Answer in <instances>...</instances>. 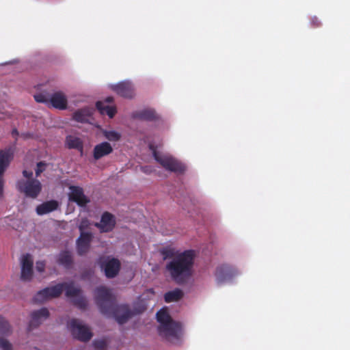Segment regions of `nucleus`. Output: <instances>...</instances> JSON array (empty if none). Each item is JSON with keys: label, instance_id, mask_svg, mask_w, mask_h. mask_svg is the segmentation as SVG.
I'll return each mask as SVG.
<instances>
[{"label": "nucleus", "instance_id": "obj_14", "mask_svg": "<svg viewBox=\"0 0 350 350\" xmlns=\"http://www.w3.org/2000/svg\"><path fill=\"white\" fill-rule=\"evenodd\" d=\"M49 317V312L46 308L33 311L31 313V320L28 325V331L30 332L38 327L44 320Z\"/></svg>", "mask_w": 350, "mask_h": 350}, {"label": "nucleus", "instance_id": "obj_6", "mask_svg": "<svg viewBox=\"0 0 350 350\" xmlns=\"http://www.w3.org/2000/svg\"><path fill=\"white\" fill-rule=\"evenodd\" d=\"M18 187L20 191L23 192L26 196L32 198H36L42 190L41 183L34 178L19 181Z\"/></svg>", "mask_w": 350, "mask_h": 350}, {"label": "nucleus", "instance_id": "obj_28", "mask_svg": "<svg viewBox=\"0 0 350 350\" xmlns=\"http://www.w3.org/2000/svg\"><path fill=\"white\" fill-rule=\"evenodd\" d=\"M12 333V328L8 323L3 317L0 316V334L9 335Z\"/></svg>", "mask_w": 350, "mask_h": 350}, {"label": "nucleus", "instance_id": "obj_39", "mask_svg": "<svg viewBox=\"0 0 350 350\" xmlns=\"http://www.w3.org/2000/svg\"><path fill=\"white\" fill-rule=\"evenodd\" d=\"M23 174L25 178H28V180H30L33 176V172L31 171L23 170Z\"/></svg>", "mask_w": 350, "mask_h": 350}, {"label": "nucleus", "instance_id": "obj_21", "mask_svg": "<svg viewBox=\"0 0 350 350\" xmlns=\"http://www.w3.org/2000/svg\"><path fill=\"white\" fill-rule=\"evenodd\" d=\"M111 89L122 97H130L131 94V86L129 82H120L112 85Z\"/></svg>", "mask_w": 350, "mask_h": 350}, {"label": "nucleus", "instance_id": "obj_29", "mask_svg": "<svg viewBox=\"0 0 350 350\" xmlns=\"http://www.w3.org/2000/svg\"><path fill=\"white\" fill-rule=\"evenodd\" d=\"M103 135L109 141L116 142L120 139V135L114 131H104Z\"/></svg>", "mask_w": 350, "mask_h": 350}, {"label": "nucleus", "instance_id": "obj_38", "mask_svg": "<svg viewBox=\"0 0 350 350\" xmlns=\"http://www.w3.org/2000/svg\"><path fill=\"white\" fill-rule=\"evenodd\" d=\"M45 268V263L44 261L36 262V269L38 272H43Z\"/></svg>", "mask_w": 350, "mask_h": 350}, {"label": "nucleus", "instance_id": "obj_22", "mask_svg": "<svg viewBox=\"0 0 350 350\" xmlns=\"http://www.w3.org/2000/svg\"><path fill=\"white\" fill-rule=\"evenodd\" d=\"M58 207V202L55 200L45 202L36 207V213L42 215L56 210Z\"/></svg>", "mask_w": 350, "mask_h": 350}, {"label": "nucleus", "instance_id": "obj_16", "mask_svg": "<svg viewBox=\"0 0 350 350\" xmlns=\"http://www.w3.org/2000/svg\"><path fill=\"white\" fill-rule=\"evenodd\" d=\"M92 237L91 232H81L77 240V251L79 256H83L89 251Z\"/></svg>", "mask_w": 350, "mask_h": 350}, {"label": "nucleus", "instance_id": "obj_42", "mask_svg": "<svg viewBox=\"0 0 350 350\" xmlns=\"http://www.w3.org/2000/svg\"><path fill=\"white\" fill-rule=\"evenodd\" d=\"M132 214H133V217L135 215H137V216H138V217L141 216L142 217H144V215H143L139 214L138 212H137V211H134L133 210Z\"/></svg>", "mask_w": 350, "mask_h": 350}, {"label": "nucleus", "instance_id": "obj_13", "mask_svg": "<svg viewBox=\"0 0 350 350\" xmlns=\"http://www.w3.org/2000/svg\"><path fill=\"white\" fill-rule=\"evenodd\" d=\"M94 226L99 229L100 232H111L116 226L115 217L111 213L105 212L101 216L100 222L95 223Z\"/></svg>", "mask_w": 350, "mask_h": 350}, {"label": "nucleus", "instance_id": "obj_32", "mask_svg": "<svg viewBox=\"0 0 350 350\" xmlns=\"http://www.w3.org/2000/svg\"><path fill=\"white\" fill-rule=\"evenodd\" d=\"M94 348L97 350H105L107 348V344L105 340H96L93 342Z\"/></svg>", "mask_w": 350, "mask_h": 350}, {"label": "nucleus", "instance_id": "obj_20", "mask_svg": "<svg viewBox=\"0 0 350 350\" xmlns=\"http://www.w3.org/2000/svg\"><path fill=\"white\" fill-rule=\"evenodd\" d=\"M93 112L94 109L92 108L83 107L73 113L72 119L78 122L87 123L90 122Z\"/></svg>", "mask_w": 350, "mask_h": 350}, {"label": "nucleus", "instance_id": "obj_1", "mask_svg": "<svg viewBox=\"0 0 350 350\" xmlns=\"http://www.w3.org/2000/svg\"><path fill=\"white\" fill-rule=\"evenodd\" d=\"M95 302L100 312L113 317L119 324H123L131 317V310L127 305H118L116 297L107 287L100 286L94 291Z\"/></svg>", "mask_w": 350, "mask_h": 350}, {"label": "nucleus", "instance_id": "obj_12", "mask_svg": "<svg viewBox=\"0 0 350 350\" xmlns=\"http://www.w3.org/2000/svg\"><path fill=\"white\" fill-rule=\"evenodd\" d=\"M70 192L68 194L69 200L75 202L79 206H85L90 200L85 196L83 189L79 186H70Z\"/></svg>", "mask_w": 350, "mask_h": 350}, {"label": "nucleus", "instance_id": "obj_8", "mask_svg": "<svg viewBox=\"0 0 350 350\" xmlns=\"http://www.w3.org/2000/svg\"><path fill=\"white\" fill-rule=\"evenodd\" d=\"M62 283L57 284L53 286L46 287L35 295L33 299L35 302L42 303L51 298L59 297L63 292Z\"/></svg>", "mask_w": 350, "mask_h": 350}, {"label": "nucleus", "instance_id": "obj_37", "mask_svg": "<svg viewBox=\"0 0 350 350\" xmlns=\"http://www.w3.org/2000/svg\"><path fill=\"white\" fill-rule=\"evenodd\" d=\"M311 27L317 28L321 26V23L317 16H313L310 19Z\"/></svg>", "mask_w": 350, "mask_h": 350}, {"label": "nucleus", "instance_id": "obj_5", "mask_svg": "<svg viewBox=\"0 0 350 350\" xmlns=\"http://www.w3.org/2000/svg\"><path fill=\"white\" fill-rule=\"evenodd\" d=\"M68 327L73 337L80 341L88 342L92 337L90 328L83 325L79 319H71L68 323Z\"/></svg>", "mask_w": 350, "mask_h": 350}, {"label": "nucleus", "instance_id": "obj_18", "mask_svg": "<svg viewBox=\"0 0 350 350\" xmlns=\"http://www.w3.org/2000/svg\"><path fill=\"white\" fill-rule=\"evenodd\" d=\"M56 262L59 265L62 266L66 269H70L74 264L72 252L68 250L60 252L57 256Z\"/></svg>", "mask_w": 350, "mask_h": 350}, {"label": "nucleus", "instance_id": "obj_31", "mask_svg": "<svg viewBox=\"0 0 350 350\" xmlns=\"http://www.w3.org/2000/svg\"><path fill=\"white\" fill-rule=\"evenodd\" d=\"M161 254L163 255V259L167 260L171 258V260L174 258L176 255H175L174 250L172 248H163L161 252Z\"/></svg>", "mask_w": 350, "mask_h": 350}, {"label": "nucleus", "instance_id": "obj_15", "mask_svg": "<svg viewBox=\"0 0 350 350\" xmlns=\"http://www.w3.org/2000/svg\"><path fill=\"white\" fill-rule=\"evenodd\" d=\"M33 259L29 254L23 255L21 259V278L23 281H29L33 275Z\"/></svg>", "mask_w": 350, "mask_h": 350}, {"label": "nucleus", "instance_id": "obj_3", "mask_svg": "<svg viewBox=\"0 0 350 350\" xmlns=\"http://www.w3.org/2000/svg\"><path fill=\"white\" fill-rule=\"evenodd\" d=\"M156 318L159 323L157 332L161 338L167 341L178 338L180 324L172 319L166 308L159 310L156 314Z\"/></svg>", "mask_w": 350, "mask_h": 350}, {"label": "nucleus", "instance_id": "obj_4", "mask_svg": "<svg viewBox=\"0 0 350 350\" xmlns=\"http://www.w3.org/2000/svg\"><path fill=\"white\" fill-rule=\"evenodd\" d=\"M149 148L152 151L154 159L166 170L183 174L186 171V165L170 154H163L157 150L154 144H150Z\"/></svg>", "mask_w": 350, "mask_h": 350}, {"label": "nucleus", "instance_id": "obj_17", "mask_svg": "<svg viewBox=\"0 0 350 350\" xmlns=\"http://www.w3.org/2000/svg\"><path fill=\"white\" fill-rule=\"evenodd\" d=\"M49 105L55 109L64 110L68 106L67 97L62 92H56L51 96Z\"/></svg>", "mask_w": 350, "mask_h": 350}, {"label": "nucleus", "instance_id": "obj_10", "mask_svg": "<svg viewBox=\"0 0 350 350\" xmlns=\"http://www.w3.org/2000/svg\"><path fill=\"white\" fill-rule=\"evenodd\" d=\"M237 271L235 269L228 265H221L217 267L215 277L217 284H223L231 280L236 275Z\"/></svg>", "mask_w": 350, "mask_h": 350}, {"label": "nucleus", "instance_id": "obj_34", "mask_svg": "<svg viewBox=\"0 0 350 350\" xmlns=\"http://www.w3.org/2000/svg\"><path fill=\"white\" fill-rule=\"evenodd\" d=\"M34 99L38 103H46L48 105L49 103V99H48L46 96L43 94H38L34 95Z\"/></svg>", "mask_w": 350, "mask_h": 350}, {"label": "nucleus", "instance_id": "obj_30", "mask_svg": "<svg viewBox=\"0 0 350 350\" xmlns=\"http://www.w3.org/2000/svg\"><path fill=\"white\" fill-rule=\"evenodd\" d=\"M74 304L79 308L85 310L88 306V301L85 297L79 295L75 297L74 300Z\"/></svg>", "mask_w": 350, "mask_h": 350}, {"label": "nucleus", "instance_id": "obj_36", "mask_svg": "<svg viewBox=\"0 0 350 350\" xmlns=\"http://www.w3.org/2000/svg\"><path fill=\"white\" fill-rule=\"evenodd\" d=\"M90 221L88 219H83L79 226L80 232H84V230L89 228Z\"/></svg>", "mask_w": 350, "mask_h": 350}, {"label": "nucleus", "instance_id": "obj_11", "mask_svg": "<svg viewBox=\"0 0 350 350\" xmlns=\"http://www.w3.org/2000/svg\"><path fill=\"white\" fill-rule=\"evenodd\" d=\"M113 103L112 96H107L103 100H98L96 103V107L101 115H107L112 118L116 115L117 110L114 105H111Z\"/></svg>", "mask_w": 350, "mask_h": 350}, {"label": "nucleus", "instance_id": "obj_9", "mask_svg": "<svg viewBox=\"0 0 350 350\" xmlns=\"http://www.w3.org/2000/svg\"><path fill=\"white\" fill-rule=\"evenodd\" d=\"M133 119L146 122H160L162 120L161 116L152 108H144L133 111Z\"/></svg>", "mask_w": 350, "mask_h": 350}, {"label": "nucleus", "instance_id": "obj_33", "mask_svg": "<svg viewBox=\"0 0 350 350\" xmlns=\"http://www.w3.org/2000/svg\"><path fill=\"white\" fill-rule=\"evenodd\" d=\"M47 164L44 161H40L37 163L36 175L38 177L45 170Z\"/></svg>", "mask_w": 350, "mask_h": 350}, {"label": "nucleus", "instance_id": "obj_40", "mask_svg": "<svg viewBox=\"0 0 350 350\" xmlns=\"http://www.w3.org/2000/svg\"><path fill=\"white\" fill-rule=\"evenodd\" d=\"M3 175H0V196L3 194Z\"/></svg>", "mask_w": 350, "mask_h": 350}, {"label": "nucleus", "instance_id": "obj_2", "mask_svg": "<svg viewBox=\"0 0 350 350\" xmlns=\"http://www.w3.org/2000/svg\"><path fill=\"white\" fill-rule=\"evenodd\" d=\"M196 252L193 250H185L166 263L165 270L171 279L178 285L187 284L193 273Z\"/></svg>", "mask_w": 350, "mask_h": 350}, {"label": "nucleus", "instance_id": "obj_24", "mask_svg": "<svg viewBox=\"0 0 350 350\" xmlns=\"http://www.w3.org/2000/svg\"><path fill=\"white\" fill-rule=\"evenodd\" d=\"M66 144L69 149L78 150L81 152V154H83V143L79 137L68 135L66 138Z\"/></svg>", "mask_w": 350, "mask_h": 350}, {"label": "nucleus", "instance_id": "obj_7", "mask_svg": "<svg viewBox=\"0 0 350 350\" xmlns=\"http://www.w3.org/2000/svg\"><path fill=\"white\" fill-rule=\"evenodd\" d=\"M98 262L107 278H113L118 274L120 269V262L118 259L100 257Z\"/></svg>", "mask_w": 350, "mask_h": 350}, {"label": "nucleus", "instance_id": "obj_25", "mask_svg": "<svg viewBox=\"0 0 350 350\" xmlns=\"http://www.w3.org/2000/svg\"><path fill=\"white\" fill-rule=\"evenodd\" d=\"M63 291H65L66 296L68 297H77L81 293V290L79 287H76L72 282H64Z\"/></svg>", "mask_w": 350, "mask_h": 350}, {"label": "nucleus", "instance_id": "obj_41", "mask_svg": "<svg viewBox=\"0 0 350 350\" xmlns=\"http://www.w3.org/2000/svg\"><path fill=\"white\" fill-rule=\"evenodd\" d=\"M12 135L14 137L17 138L18 135V131L16 129H14L12 131Z\"/></svg>", "mask_w": 350, "mask_h": 350}, {"label": "nucleus", "instance_id": "obj_23", "mask_svg": "<svg viewBox=\"0 0 350 350\" xmlns=\"http://www.w3.org/2000/svg\"><path fill=\"white\" fill-rule=\"evenodd\" d=\"M12 158V153L9 150H0V175H3Z\"/></svg>", "mask_w": 350, "mask_h": 350}, {"label": "nucleus", "instance_id": "obj_27", "mask_svg": "<svg viewBox=\"0 0 350 350\" xmlns=\"http://www.w3.org/2000/svg\"><path fill=\"white\" fill-rule=\"evenodd\" d=\"M148 304L146 300L139 298L134 303H133V317L136 314L143 313L146 310Z\"/></svg>", "mask_w": 350, "mask_h": 350}, {"label": "nucleus", "instance_id": "obj_35", "mask_svg": "<svg viewBox=\"0 0 350 350\" xmlns=\"http://www.w3.org/2000/svg\"><path fill=\"white\" fill-rule=\"evenodd\" d=\"M0 348L3 350H12V345L6 339L0 338Z\"/></svg>", "mask_w": 350, "mask_h": 350}, {"label": "nucleus", "instance_id": "obj_19", "mask_svg": "<svg viewBox=\"0 0 350 350\" xmlns=\"http://www.w3.org/2000/svg\"><path fill=\"white\" fill-rule=\"evenodd\" d=\"M113 152V148L108 142H102L94 146L93 150V157L95 160H98Z\"/></svg>", "mask_w": 350, "mask_h": 350}, {"label": "nucleus", "instance_id": "obj_26", "mask_svg": "<svg viewBox=\"0 0 350 350\" xmlns=\"http://www.w3.org/2000/svg\"><path fill=\"white\" fill-rule=\"evenodd\" d=\"M184 293L180 288H175L164 294V300L166 303L178 301L183 297Z\"/></svg>", "mask_w": 350, "mask_h": 350}]
</instances>
